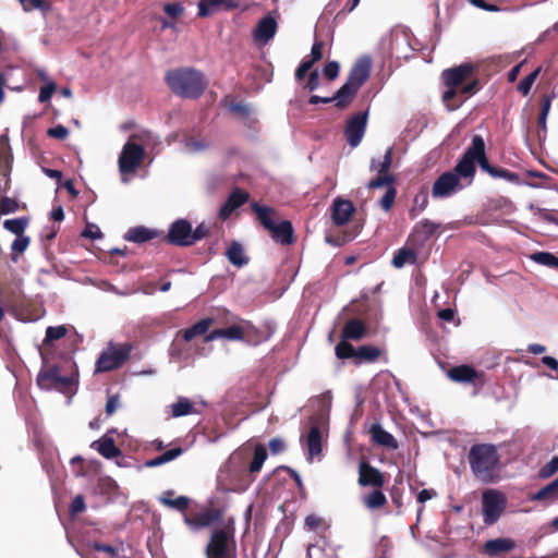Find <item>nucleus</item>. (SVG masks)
Instances as JSON below:
<instances>
[{
    "instance_id": "1a4fd4ad",
    "label": "nucleus",
    "mask_w": 558,
    "mask_h": 558,
    "mask_svg": "<svg viewBox=\"0 0 558 558\" xmlns=\"http://www.w3.org/2000/svg\"><path fill=\"white\" fill-rule=\"evenodd\" d=\"M223 517V508L204 505L190 509L184 513L183 521L191 531L197 532L216 523H222Z\"/></svg>"
},
{
    "instance_id": "c03bdc74",
    "label": "nucleus",
    "mask_w": 558,
    "mask_h": 558,
    "mask_svg": "<svg viewBox=\"0 0 558 558\" xmlns=\"http://www.w3.org/2000/svg\"><path fill=\"white\" fill-rule=\"evenodd\" d=\"M28 225V218L21 217L15 219H7L3 222L5 230L14 233L16 236H22Z\"/></svg>"
},
{
    "instance_id": "8fccbe9b",
    "label": "nucleus",
    "mask_w": 558,
    "mask_h": 558,
    "mask_svg": "<svg viewBox=\"0 0 558 558\" xmlns=\"http://www.w3.org/2000/svg\"><path fill=\"white\" fill-rule=\"evenodd\" d=\"M248 199V193L242 191L239 187L233 189V191L228 196L227 201L233 206V208H239L244 205Z\"/></svg>"
},
{
    "instance_id": "dca6fc26",
    "label": "nucleus",
    "mask_w": 558,
    "mask_h": 558,
    "mask_svg": "<svg viewBox=\"0 0 558 558\" xmlns=\"http://www.w3.org/2000/svg\"><path fill=\"white\" fill-rule=\"evenodd\" d=\"M447 375L452 381L471 384L474 387L483 386L485 378V374L483 372H478L468 364L451 367L447 372Z\"/></svg>"
},
{
    "instance_id": "4468645a",
    "label": "nucleus",
    "mask_w": 558,
    "mask_h": 558,
    "mask_svg": "<svg viewBox=\"0 0 558 558\" xmlns=\"http://www.w3.org/2000/svg\"><path fill=\"white\" fill-rule=\"evenodd\" d=\"M357 483L362 487L383 488L386 477L379 469L373 466L367 460L362 459L359 462Z\"/></svg>"
},
{
    "instance_id": "f257e3e1",
    "label": "nucleus",
    "mask_w": 558,
    "mask_h": 558,
    "mask_svg": "<svg viewBox=\"0 0 558 558\" xmlns=\"http://www.w3.org/2000/svg\"><path fill=\"white\" fill-rule=\"evenodd\" d=\"M474 71L472 63H462L442 71L441 78L448 87L442 94V101L450 111L457 110L480 89L478 78H471Z\"/></svg>"
},
{
    "instance_id": "2eb2a0df",
    "label": "nucleus",
    "mask_w": 558,
    "mask_h": 558,
    "mask_svg": "<svg viewBox=\"0 0 558 558\" xmlns=\"http://www.w3.org/2000/svg\"><path fill=\"white\" fill-rule=\"evenodd\" d=\"M368 112H357L351 117L345 124L344 135L350 146L356 147L366 131Z\"/></svg>"
},
{
    "instance_id": "a19ab883",
    "label": "nucleus",
    "mask_w": 558,
    "mask_h": 558,
    "mask_svg": "<svg viewBox=\"0 0 558 558\" xmlns=\"http://www.w3.org/2000/svg\"><path fill=\"white\" fill-rule=\"evenodd\" d=\"M415 262V252L413 250L403 247L397 251L391 263L396 268H402L405 264H414Z\"/></svg>"
},
{
    "instance_id": "4d7b16f0",
    "label": "nucleus",
    "mask_w": 558,
    "mask_h": 558,
    "mask_svg": "<svg viewBox=\"0 0 558 558\" xmlns=\"http://www.w3.org/2000/svg\"><path fill=\"white\" fill-rule=\"evenodd\" d=\"M210 233V226H208L207 223L205 222H201L195 229L192 228V242H193V245L207 238Z\"/></svg>"
},
{
    "instance_id": "f8f14e48",
    "label": "nucleus",
    "mask_w": 558,
    "mask_h": 558,
    "mask_svg": "<svg viewBox=\"0 0 558 558\" xmlns=\"http://www.w3.org/2000/svg\"><path fill=\"white\" fill-rule=\"evenodd\" d=\"M74 380L72 377L62 376L57 365L41 369L37 375V385L43 390H58L62 393L70 392Z\"/></svg>"
},
{
    "instance_id": "de8ad7c7",
    "label": "nucleus",
    "mask_w": 558,
    "mask_h": 558,
    "mask_svg": "<svg viewBox=\"0 0 558 558\" xmlns=\"http://www.w3.org/2000/svg\"><path fill=\"white\" fill-rule=\"evenodd\" d=\"M335 351L336 356L340 360L352 359L356 356V349H354V347L350 342H348V340L342 339L336 345Z\"/></svg>"
},
{
    "instance_id": "412c9836",
    "label": "nucleus",
    "mask_w": 558,
    "mask_h": 558,
    "mask_svg": "<svg viewBox=\"0 0 558 558\" xmlns=\"http://www.w3.org/2000/svg\"><path fill=\"white\" fill-rule=\"evenodd\" d=\"M235 0H201L198 2V16L208 17L220 10H232L238 8Z\"/></svg>"
},
{
    "instance_id": "338daca9",
    "label": "nucleus",
    "mask_w": 558,
    "mask_h": 558,
    "mask_svg": "<svg viewBox=\"0 0 558 558\" xmlns=\"http://www.w3.org/2000/svg\"><path fill=\"white\" fill-rule=\"evenodd\" d=\"M325 43L322 40H317L313 44L312 50H311V59L315 62L322 60L323 58V50H324Z\"/></svg>"
},
{
    "instance_id": "c85d7f7f",
    "label": "nucleus",
    "mask_w": 558,
    "mask_h": 558,
    "mask_svg": "<svg viewBox=\"0 0 558 558\" xmlns=\"http://www.w3.org/2000/svg\"><path fill=\"white\" fill-rule=\"evenodd\" d=\"M159 233L156 230L148 229L144 226L131 228L124 235V239L134 243H144L155 239Z\"/></svg>"
},
{
    "instance_id": "f03ea898",
    "label": "nucleus",
    "mask_w": 558,
    "mask_h": 558,
    "mask_svg": "<svg viewBox=\"0 0 558 558\" xmlns=\"http://www.w3.org/2000/svg\"><path fill=\"white\" fill-rule=\"evenodd\" d=\"M468 462L473 476L484 483L492 484L499 478L501 456L494 444H474L468 452Z\"/></svg>"
},
{
    "instance_id": "7ed1b4c3",
    "label": "nucleus",
    "mask_w": 558,
    "mask_h": 558,
    "mask_svg": "<svg viewBox=\"0 0 558 558\" xmlns=\"http://www.w3.org/2000/svg\"><path fill=\"white\" fill-rule=\"evenodd\" d=\"M165 81L174 95L187 99L199 98L208 86L203 72L187 66L169 70Z\"/></svg>"
},
{
    "instance_id": "9b49d317",
    "label": "nucleus",
    "mask_w": 558,
    "mask_h": 558,
    "mask_svg": "<svg viewBox=\"0 0 558 558\" xmlns=\"http://www.w3.org/2000/svg\"><path fill=\"white\" fill-rule=\"evenodd\" d=\"M483 522L486 525L495 524L507 507V498L497 489H486L482 494Z\"/></svg>"
},
{
    "instance_id": "f3484780",
    "label": "nucleus",
    "mask_w": 558,
    "mask_h": 558,
    "mask_svg": "<svg viewBox=\"0 0 558 558\" xmlns=\"http://www.w3.org/2000/svg\"><path fill=\"white\" fill-rule=\"evenodd\" d=\"M460 187V181L457 173L447 171L440 174L433 184L432 195L435 198H445L450 196Z\"/></svg>"
},
{
    "instance_id": "58836bf2",
    "label": "nucleus",
    "mask_w": 558,
    "mask_h": 558,
    "mask_svg": "<svg viewBox=\"0 0 558 558\" xmlns=\"http://www.w3.org/2000/svg\"><path fill=\"white\" fill-rule=\"evenodd\" d=\"M392 158H393V148L389 147L385 155L384 159L381 161H377L376 159H372L371 161V170H376L378 174H390V168L392 165Z\"/></svg>"
},
{
    "instance_id": "393cba45",
    "label": "nucleus",
    "mask_w": 558,
    "mask_h": 558,
    "mask_svg": "<svg viewBox=\"0 0 558 558\" xmlns=\"http://www.w3.org/2000/svg\"><path fill=\"white\" fill-rule=\"evenodd\" d=\"M277 32V22L271 16L263 17L256 28L253 32V37L255 40L267 43L269 41Z\"/></svg>"
},
{
    "instance_id": "052dcab7",
    "label": "nucleus",
    "mask_w": 558,
    "mask_h": 558,
    "mask_svg": "<svg viewBox=\"0 0 558 558\" xmlns=\"http://www.w3.org/2000/svg\"><path fill=\"white\" fill-rule=\"evenodd\" d=\"M47 135L57 140H65L69 135V130L65 126L59 124L48 129Z\"/></svg>"
},
{
    "instance_id": "aec40b11",
    "label": "nucleus",
    "mask_w": 558,
    "mask_h": 558,
    "mask_svg": "<svg viewBox=\"0 0 558 558\" xmlns=\"http://www.w3.org/2000/svg\"><path fill=\"white\" fill-rule=\"evenodd\" d=\"M514 547L515 542L512 538L499 537L485 542L482 553L488 557H497L501 554L511 551Z\"/></svg>"
},
{
    "instance_id": "20e7f679",
    "label": "nucleus",
    "mask_w": 558,
    "mask_h": 558,
    "mask_svg": "<svg viewBox=\"0 0 558 558\" xmlns=\"http://www.w3.org/2000/svg\"><path fill=\"white\" fill-rule=\"evenodd\" d=\"M206 558H236L235 520L227 518L220 527L211 530L205 546Z\"/></svg>"
},
{
    "instance_id": "13d9d810",
    "label": "nucleus",
    "mask_w": 558,
    "mask_h": 558,
    "mask_svg": "<svg viewBox=\"0 0 558 558\" xmlns=\"http://www.w3.org/2000/svg\"><path fill=\"white\" fill-rule=\"evenodd\" d=\"M86 508V505H85V499L82 495H77L73 498L71 505H70V508H69V512L71 514V517H75L77 515L78 513L83 512Z\"/></svg>"
},
{
    "instance_id": "7c9ffc66",
    "label": "nucleus",
    "mask_w": 558,
    "mask_h": 558,
    "mask_svg": "<svg viewBox=\"0 0 558 558\" xmlns=\"http://www.w3.org/2000/svg\"><path fill=\"white\" fill-rule=\"evenodd\" d=\"M363 505L369 510L380 509L388 500L381 488H373L371 493L362 497Z\"/></svg>"
},
{
    "instance_id": "473e14b6",
    "label": "nucleus",
    "mask_w": 558,
    "mask_h": 558,
    "mask_svg": "<svg viewBox=\"0 0 558 558\" xmlns=\"http://www.w3.org/2000/svg\"><path fill=\"white\" fill-rule=\"evenodd\" d=\"M226 256L228 260L236 267H242L248 262V258L244 255L242 244L236 241L232 242L227 248Z\"/></svg>"
},
{
    "instance_id": "0eeeda50",
    "label": "nucleus",
    "mask_w": 558,
    "mask_h": 558,
    "mask_svg": "<svg viewBox=\"0 0 558 558\" xmlns=\"http://www.w3.org/2000/svg\"><path fill=\"white\" fill-rule=\"evenodd\" d=\"M485 156L484 138L481 135H474L452 172L458 174L459 180L466 179L471 184L476 173V163L481 167V160H485Z\"/></svg>"
},
{
    "instance_id": "39448f33",
    "label": "nucleus",
    "mask_w": 558,
    "mask_h": 558,
    "mask_svg": "<svg viewBox=\"0 0 558 558\" xmlns=\"http://www.w3.org/2000/svg\"><path fill=\"white\" fill-rule=\"evenodd\" d=\"M372 61L368 57L359 59L352 66L347 82L333 96L338 109L347 108L356 96L359 89L364 85L371 75Z\"/></svg>"
},
{
    "instance_id": "c756f323",
    "label": "nucleus",
    "mask_w": 558,
    "mask_h": 558,
    "mask_svg": "<svg viewBox=\"0 0 558 558\" xmlns=\"http://www.w3.org/2000/svg\"><path fill=\"white\" fill-rule=\"evenodd\" d=\"M211 325H213L211 318H203V319L198 320L197 323H195L190 328L182 330L181 331L182 338L189 342L197 336H204V335L206 336L207 331Z\"/></svg>"
},
{
    "instance_id": "4be33fe9",
    "label": "nucleus",
    "mask_w": 558,
    "mask_h": 558,
    "mask_svg": "<svg viewBox=\"0 0 558 558\" xmlns=\"http://www.w3.org/2000/svg\"><path fill=\"white\" fill-rule=\"evenodd\" d=\"M272 331L270 328L260 329L248 320H243V341L252 345H258L267 341Z\"/></svg>"
},
{
    "instance_id": "69168bd1",
    "label": "nucleus",
    "mask_w": 558,
    "mask_h": 558,
    "mask_svg": "<svg viewBox=\"0 0 558 558\" xmlns=\"http://www.w3.org/2000/svg\"><path fill=\"white\" fill-rule=\"evenodd\" d=\"M268 446L272 454H279L286 450V442L280 438L270 439Z\"/></svg>"
},
{
    "instance_id": "5701e85b",
    "label": "nucleus",
    "mask_w": 558,
    "mask_h": 558,
    "mask_svg": "<svg viewBox=\"0 0 558 558\" xmlns=\"http://www.w3.org/2000/svg\"><path fill=\"white\" fill-rule=\"evenodd\" d=\"M368 433L374 444L396 450L399 447L397 439L389 432L385 430L379 423L371 425Z\"/></svg>"
},
{
    "instance_id": "b1692460",
    "label": "nucleus",
    "mask_w": 558,
    "mask_h": 558,
    "mask_svg": "<svg viewBox=\"0 0 558 558\" xmlns=\"http://www.w3.org/2000/svg\"><path fill=\"white\" fill-rule=\"evenodd\" d=\"M90 447L106 459L120 457L122 451L116 446L114 439L107 434L92 442Z\"/></svg>"
},
{
    "instance_id": "6ab92c4d",
    "label": "nucleus",
    "mask_w": 558,
    "mask_h": 558,
    "mask_svg": "<svg viewBox=\"0 0 558 558\" xmlns=\"http://www.w3.org/2000/svg\"><path fill=\"white\" fill-rule=\"evenodd\" d=\"M0 303L9 312H16L25 303V296L20 287H5L0 289Z\"/></svg>"
},
{
    "instance_id": "6e6d98bb",
    "label": "nucleus",
    "mask_w": 558,
    "mask_h": 558,
    "mask_svg": "<svg viewBox=\"0 0 558 558\" xmlns=\"http://www.w3.org/2000/svg\"><path fill=\"white\" fill-rule=\"evenodd\" d=\"M163 11L169 17L175 20L184 13V7L180 2L166 3L163 5Z\"/></svg>"
},
{
    "instance_id": "49530a36",
    "label": "nucleus",
    "mask_w": 558,
    "mask_h": 558,
    "mask_svg": "<svg viewBox=\"0 0 558 558\" xmlns=\"http://www.w3.org/2000/svg\"><path fill=\"white\" fill-rule=\"evenodd\" d=\"M396 183V177L393 174H378L375 179L371 180L367 183L368 190H375L379 187L387 186H395Z\"/></svg>"
},
{
    "instance_id": "79ce46f5",
    "label": "nucleus",
    "mask_w": 558,
    "mask_h": 558,
    "mask_svg": "<svg viewBox=\"0 0 558 558\" xmlns=\"http://www.w3.org/2000/svg\"><path fill=\"white\" fill-rule=\"evenodd\" d=\"M437 229L438 225L428 219L421 220L414 227L415 233H417L424 241L433 236Z\"/></svg>"
},
{
    "instance_id": "bf43d9fd",
    "label": "nucleus",
    "mask_w": 558,
    "mask_h": 558,
    "mask_svg": "<svg viewBox=\"0 0 558 558\" xmlns=\"http://www.w3.org/2000/svg\"><path fill=\"white\" fill-rule=\"evenodd\" d=\"M339 69L340 66L337 61H329L325 64L323 74L327 80L333 81L339 74Z\"/></svg>"
},
{
    "instance_id": "72a5a7b5",
    "label": "nucleus",
    "mask_w": 558,
    "mask_h": 558,
    "mask_svg": "<svg viewBox=\"0 0 558 558\" xmlns=\"http://www.w3.org/2000/svg\"><path fill=\"white\" fill-rule=\"evenodd\" d=\"M306 445L311 458L320 454L323 450L322 432L318 426H312L306 437Z\"/></svg>"
},
{
    "instance_id": "680f3d73",
    "label": "nucleus",
    "mask_w": 558,
    "mask_h": 558,
    "mask_svg": "<svg viewBox=\"0 0 558 558\" xmlns=\"http://www.w3.org/2000/svg\"><path fill=\"white\" fill-rule=\"evenodd\" d=\"M54 90H56V84L54 83L46 84L39 90L38 100L40 102L48 101L51 98V96L54 93Z\"/></svg>"
},
{
    "instance_id": "774afa93",
    "label": "nucleus",
    "mask_w": 558,
    "mask_h": 558,
    "mask_svg": "<svg viewBox=\"0 0 558 558\" xmlns=\"http://www.w3.org/2000/svg\"><path fill=\"white\" fill-rule=\"evenodd\" d=\"M319 86V74L317 70H314L310 73L307 82L305 84V88L313 92L317 89Z\"/></svg>"
},
{
    "instance_id": "ddd939ff",
    "label": "nucleus",
    "mask_w": 558,
    "mask_h": 558,
    "mask_svg": "<svg viewBox=\"0 0 558 558\" xmlns=\"http://www.w3.org/2000/svg\"><path fill=\"white\" fill-rule=\"evenodd\" d=\"M192 225L186 219H178L173 221L166 235L167 243L175 246H192Z\"/></svg>"
},
{
    "instance_id": "f704fd0d",
    "label": "nucleus",
    "mask_w": 558,
    "mask_h": 558,
    "mask_svg": "<svg viewBox=\"0 0 558 558\" xmlns=\"http://www.w3.org/2000/svg\"><path fill=\"white\" fill-rule=\"evenodd\" d=\"M170 408L171 415L173 417H180L195 413L194 403L185 397H179L178 400L174 403H172Z\"/></svg>"
},
{
    "instance_id": "c9c22d12",
    "label": "nucleus",
    "mask_w": 558,
    "mask_h": 558,
    "mask_svg": "<svg viewBox=\"0 0 558 558\" xmlns=\"http://www.w3.org/2000/svg\"><path fill=\"white\" fill-rule=\"evenodd\" d=\"M182 453H183V449L181 447L172 448V449L167 450L166 452H163L162 454H160V456H158V457H156L154 459L147 460L145 462V466H147V468H156V466L162 465L165 463H168V462L177 459Z\"/></svg>"
},
{
    "instance_id": "a18cd8bd",
    "label": "nucleus",
    "mask_w": 558,
    "mask_h": 558,
    "mask_svg": "<svg viewBox=\"0 0 558 558\" xmlns=\"http://www.w3.org/2000/svg\"><path fill=\"white\" fill-rule=\"evenodd\" d=\"M29 242H31L29 238H28V236H25V235L17 236V238L13 241V243H12V245H11V251H12V253H11V259H12L13 262H15V263L17 262L19 256H20L21 254H23V253L26 251V248H27V247H28V245H29Z\"/></svg>"
},
{
    "instance_id": "3c124183",
    "label": "nucleus",
    "mask_w": 558,
    "mask_h": 558,
    "mask_svg": "<svg viewBox=\"0 0 558 558\" xmlns=\"http://www.w3.org/2000/svg\"><path fill=\"white\" fill-rule=\"evenodd\" d=\"M396 196H397L396 186H389L386 190V193L384 194V196L379 201V205H380L381 209H384L385 211H389L395 203Z\"/></svg>"
},
{
    "instance_id": "09e8293b",
    "label": "nucleus",
    "mask_w": 558,
    "mask_h": 558,
    "mask_svg": "<svg viewBox=\"0 0 558 558\" xmlns=\"http://www.w3.org/2000/svg\"><path fill=\"white\" fill-rule=\"evenodd\" d=\"M68 329L64 326H50L46 330V337L44 339V344L51 343L56 340H59L65 337Z\"/></svg>"
},
{
    "instance_id": "e2e57ef3",
    "label": "nucleus",
    "mask_w": 558,
    "mask_h": 558,
    "mask_svg": "<svg viewBox=\"0 0 558 558\" xmlns=\"http://www.w3.org/2000/svg\"><path fill=\"white\" fill-rule=\"evenodd\" d=\"M119 407H120L119 395L109 396L107 403H106V408H105L106 414L108 416H111L117 411V409Z\"/></svg>"
},
{
    "instance_id": "4c0bfd02",
    "label": "nucleus",
    "mask_w": 558,
    "mask_h": 558,
    "mask_svg": "<svg viewBox=\"0 0 558 558\" xmlns=\"http://www.w3.org/2000/svg\"><path fill=\"white\" fill-rule=\"evenodd\" d=\"M266 459H267V450H266L265 446L262 444L256 445L255 449H254L253 460L251 461V463L248 465L250 474L253 475V474L258 473L262 470L263 464L266 461Z\"/></svg>"
},
{
    "instance_id": "603ef678",
    "label": "nucleus",
    "mask_w": 558,
    "mask_h": 558,
    "mask_svg": "<svg viewBox=\"0 0 558 558\" xmlns=\"http://www.w3.org/2000/svg\"><path fill=\"white\" fill-rule=\"evenodd\" d=\"M558 472V456L554 457L550 461L544 464L539 471L538 476L541 478H548Z\"/></svg>"
},
{
    "instance_id": "e433bc0d",
    "label": "nucleus",
    "mask_w": 558,
    "mask_h": 558,
    "mask_svg": "<svg viewBox=\"0 0 558 558\" xmlns=\"http://www.w3.org/2000/svg\"><path fill=\"white\" fill-rule=\"evenodd\" d=\"M381 355V350L371 344H364L356 349L355 359L361 362H375Z\"/></svg>"
},
{
    "instance_id": "9d476101",
    "label": "nucleus",
    "mask_w": 558,
    "mask_h": 558,
    "mask_svg": "<svg viewBox=\"0 0 558 558\" xmlns=\"http://www.w3.org/2000/svg\"><path fill=\"white\" fill-rule=\"evenodd\" d=\"M131 351L130 343L117 345L110 342L96 362V372L106 373L120 368L130 359Z\"/></svg>"
},
{
    "instance_id": "864d4df0",
    "label": "nucleus",
    "mask_w": 558,
    "mask_h": 558,
    "mask_svg": "<svg viewBox=\"0 0 558 558\" xmlns=\"http://www.w3.org/2000/svg\"><path fill=\"white\" fill-rule=\"evenodd\" d=\"M225 339L243 341V320L225 328Z\"/></svg>"
},
{
    "instance_id": "bb28decb",
    "label": "nucleus",
    "mask_w": 558,
    "mask_h": 558,
    "mask_svg": "<svg viewBox=\"0 0 558 558\" xmlns=\"http://www.w3.org/2000/svg\"><path fill=\"white\" fill-rule=\"evenodd\" d=\"M174 495L173 490H167L162 494V496L159 498V501L171 509H175L183 514L186 513L189 510V506L191 502V499L186 496H179L177 498H172Z\"/></svg>"
},
{
    "instance_id": "0e129e2a",
    "label": "nucleus",
    "mask_w": 558,
    "mask_h": 558,
    "mask_svg": "<svg viewBox=\"0 0 558 558\" xmlns=\"http://www.w3.org/2000/svg\"><path fill=\"white\" fill-rule=\"evenodd\" d=\"M25 11L35 9L44 10L46 8L45 0H19Z\"/></svg>"
},
{
    "instance_id": "a211bd4d",
    "label": "nucleus",
    "mask_w": 558,
    "mask_h": 558,
    "mask_svg": "<svg viewBox=\"0 0 558 558\" xmlns=\"http://www.w3.org/2000/svg\"><path fill=\"white\" fill-rule=\"evenodd\" d=\"M330 210L333 225L341 227L351 219L355 213V207L351 201L336 197L331 204Z\"/></svg>"
},
{
    "instance_id": "6e6552de",
    "label": "nucleus",
    "mask_w": 558,
    "mask_h": 558,
    "mask_svg": "<svg viewBox=\"0 0 558 558\" xmlns=\"http://www.w3.org/2000/svg\"><path fill=\"white\" fill-rule=\"evenodd\" d=\"M150 138L149 132L132 134L124 144L119 156V170L121 173H133L141 166L145 158V149L134 141L146 142Z\"/></svg>"
},
{
    "instance_id": "a878e982",
    "label": "nucleus",
    "mask_w": 558,
    "mask_h": 558,
    "mask_svg": "<svg viewBox=\"0 0 558 558\" xmlns=\"http://www.w3.org/2000/svg\"><path fill=\"white\" fill-rule=\"evenodd\" d=\"M367 332L366 325L359 318L349 319L341 331L343 340H361Z\"/></svg>"
},
{
    "instance_id": "5fc2aeb1",
    "label": "nucleus",
    "mask_w": 558,
    "mask_h": 558,
    "mask_svg": "<svg viewBox=\"0 0 558 558\" xmlns=\"http://www.w3.org/2000/svg\"><path fill=\"white\" fill-rule=\"evenodd\" d=\"M19 209V203L16 199L9 196H3L0 199V214L9 215L15 213Z\"/></svg>"
},
{
    "instance_id": "37998d69",
    "label": "nucleus",
    "mask_w": 558,
    "mask_h": 558,
    "mask_svg": "<svg viewBox=\"0 0 558 558\" xmlns=\"http://www.w3.org/2000/svg\"><path fill=\"white\" fill-rule=\"evenodd\" d=\"M530 258L536 264L558 269V257L549 252H535Z\"/></svg>"
},
{
    "instance_id": "ea45409f",
    "label": "nucleus",
    "mask_w": 558,
    "mask_h": 558,
    "mask_svg": "<svg viewBox=\"0 0 558 558\" xmlns=\"http://www.w3.org/2000/svg\"><path fill=\"white\" fill-rule=\"evenodd\" d=\"M428 205V193L426 186H423L420 192L414 196L413 207L410 209L409 215L412 219L422 213Z\"/></svg>"
},
{
    "instance_id": "2f4dec72",
    "label": "nucleus",
    "mask_w": 558,
    "mask_h": 558,
    "mask_svg": "<svg viewBox=\"0 0 558 558\" xmlns=\"http://www.w3.org/2000/svg\"><path fill=\"white\" fill-rule=\"evenodd\" d=\"M532 501H553L558 499V477L533 494Z\"/></svg>"
},
{
    "instance_id": "423d86ee",
    "label": "nucleus",
    "mask_w": 558,
    "mask_h": 558,
    "mask_svg": "<svg viewBox=\"0 0 558 558\" xmlns=\"http://www.w3.org/2000/svg\"><path fill=\"white\" fill-rule=\"evenodd\" d=\"M252 209L257 215L260 225L271 233V238L275 242L281 245H291L295 242L293 227L289 220L275 223L272 219L276 215L275 209L259 205L258 203H253Z\"/></svg>"
},
{
    "instance_id": "cd10ccee",
    "label": "nucleus",
    "mask_w": 558,
    "mask_h": 558,
    "mask_svg": "<svg viewBox=\"0 0 558 558\" xmlns=\"http://www.w3.org/2000/svg\"><path fill=\"white\" fill-rule=\"evenodd\" d=\"M481 169L493 178L505 179L509 182H517L519 180V175L515 172L490 165L487 156H485V160H481Z\"/></svg>"
}]
</instances>
